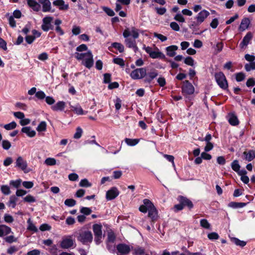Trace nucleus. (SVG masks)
I'll list each match as a JSON object with an SVG mask.
<instances>
[{"mask_svg": "<svg viewBox=\"0 0 255 255\" xmlns=\"http://www.w3.org/2000/svg\"><path fill=\"white\" fill-rule=\"evenodd\" d=\"M75 57L78 60H82V64L88 69L94 65L93 55L90 50L85 53L75 52Z\"/></svg>", "mask_w": 255, "mask_h": 255, "instance_id": "nucleus-1", "label": "nucleus"}, {"mask_svg": "<svg viewBox=\"0 0 255 255\" xmlns=\"http://www.w3.org/2000/svg\"><path fill=\"white\" fill-rule=\"evenodd\" d=\"M77 240L84 245H88L93 241V235L90 231H81L77 236Z\"/></svg>", "mask_w": 255, "mask_h": 255, "instance_id": "nucleus-2", "label": "nucleus"}, {"mask_svg": "<svg viewBox=\"0 0 255 255\" xmlns=\"http://www.w3.org/2000/svg\"><path fill=\"white\" fill-rule=\"evenodd\" d=\"M143 49L149 54L150 57L153 59L162 58L164 57V54L160 51L157 47L152 48L149 46H146L145 45L143 46Z\"/></svg>", "mask_w": 255, "mask_h": 255, "instance_id": "nucleus-3", "label": "nucleus"}, {"mask_svg": "<svg viewBox=\"0 0 255 255\" xmlns=\"http://www.w3.org/2000/svg\"><path fill=\"white\" fill-rule=\"evenodd\" d=\"M216 81L219 87L224 89H227L228 87L226 78L223 72H220L215 75Z\"/></svg>", "mask_w": 255, "mask_h": 255, "instance_id": "nucleus-4", "label": "nucleus"}, {"mask_svg": "<svg viewBox=\"0 0 255 255\" xmlns=\"http://www.w3.org/2000/svg\"><path fill=\"white\" fill-rule=\"evenodd\" d=\"M146 71L144 68H137L133 70L130 76L134 80L140 79L145 77Z\"/></svg>", "mask_w": 255, "mask_h": 255, "instance_id": "nucleus-5", "label": "nucleus"}, {"mask_svg": "<svg viewBox=\"0 0 255 255\" xmlns=\"http://www.w3.org/2000/svg\"><path fill=\"white\" fill-rule=\"evenodd\" d=\"M75 241L71 236L64 237L60 243V247L64 249L70 248L74 245Z\"/></svg>", "mask_w": 255, "mask_h": 255, "instance_id": "nucleus-6", "label": "nucleus"}, {"mask_svg": "<svg viewBox=\"0 0 255 255\" xmlns=\"http://www.w3.org/2000/svg\"><path fill=\"white\" fill-rule=\"evenodd\" d=\"M139 30L135 27H131L129 28L126 29L123 32V36L125 38H128L131 36L134 39L139 37Z\"/></svg>", "mask_w": 255, "mask_h": 255, "instance_id": "nucleus-7", "label": "nucleus"}, {"mask_svg": "<svg viewBox=\"0 0 255 255\" xmlns=\"http://www.w3.org/2000/svg\"><path fill=\"white\" fill-rule=\"evenodd\" d=\"M15 167L21 169L25 173H27L29 170L27 169V163L22 157L18 156L15 161Z\"/></svg>", "mask_w": 255, "mask_h": 255, "instance_id": "nucleus-8", "label": "nucleus"}, {"mask_svg": "<svg viewBox=\"0 0 255 255\" xmlns=\"http://www.w3.org/2000/svg\"><path fill=\"white\" fill-rule=\"evenodd\" d=\"M115 240V236L113 232H109L108 234L107 239V248L110 251H114L115 249V245L114 243Z\"/></svg>", "mask_w": 255, "mask_h": 255, "instance_id": "nucleus-9", "label": "nucleus"}, {"mask_svg": "<svg viewBox=\"0 0 255 255\" xmlns=\"http://www.w3.org/2000/svg\"><path fill=\"white\" fill-rule=\"evenodd\" d=\"M182 91L185 95H191L193 94L194 88L188 81H185L184 82Z\"/></svg>", "mask_w": 255, "mask_h": 255, "instance_id": "nucleus-10", "label": "nucleus"}, {"mask_svg": "<svg viewBox=\"0 0 255 255\" xmlns=\"http://www.w3.org/2000/svg\"><path fill=\"white\" fill-rule=\"evenodd\" d=\"M120 194V192L117 187H113L109 190L106 193V199L111 200L116 198Z\"/></svg>", "mask_w": 255, "mask_h": 255, "instance_id": "nucleus-11", "label": "nucleus"}, {"mask_svg": "<svg viewBox=\"0 0 255 255\" xmlns=\"http://www.w3.org/2000/svg\"><path fill=\"white\" fill-rule=\"evenodd\" d=\"M253 38V34L251 32H249L243 38L242 42L240 44V47L242 49H245L250 43Z\"/></svg>", "mask_w": 255, "mask_h": 255, "instance_id": "nucleus-12", "label": "nucleus"}, {"mask_svg": "<svg viewBox=\"0 0 255 255\" xmlns=\"http://www.w3.org/2000/svg\"><path fill=\"white\" fill-rule=\"evenodd\" d=\"M118 255H127L130 251V248L125 244H121L117 246Z\"/></svg>", "mask_w": 255, "mask_h": 255, "instance_id": "nucleus-13", "label": "nucleus"}, {"mask_svg": "<svg viewBox=\"0 0 255 255\" xmlns=\"http://www.w3.org/2000/svg\"><path fill=\"white\" fill-rule=\"evenodd\" d=\"M209 15L210 13L208 11L203 9L198 13L195 17V19L198 21V23L201 24Z\"/></svg>", "mask_w": 255, "mask_h": 255, "instance_id": "nucleus-14", "label": "nucleus"}, {"mask_svg": "<svg viewBox=\"0 0 255 255\" xmlns=\"http://www.w3.org/2000/svg\"><path fill=\"white\" fill-rule=\"evenodd\" d=\"M53 18L51 16H46L42 20V24L41 28L44 31H48L51 27V22Z\"/></svg>", "mask_w": 255, "mask_h": 255, "instance_id": "nucleus-15", "label": "nucleus"}, {"mask_svg": "<svg viewBox=\"0 0 255 255\" xmlns=\"http://www.w3.org/2000/svg\"><path fill=\"white\" fill-rule=\"evenodd\" d=\"M39 2L42 5V11L49 12L51 8V2L49 0H40Z\"/></svg>", "mask_w": 255, "mask_h": 255, "instance_id": "nucleus-16", "label": "nucleus"}, {"mask_svg": "<svg viewBox=\"0 0 255 255\" xmlns=\"http://www.w3.org/2000/svg\"><path fill=\"white\" fill-rule=\"evenodd\" d=\"M53 4L58 6L60 10H67L69 8V5L65 4L63 0H56L53 1Z\"/></svg>", "mask_w": 255, "mask_h": 255, "instance_id": "nucleus-17", "label": "nucleus"}, {"mask_svg": "<svg viewBox=\"0 0 255 255\" xmlns=\"http://www.w3.org/2000/svg\"><path fill=\"white\" fill-rule=\"evenodd\" d=\"M250 23L251 21L249 18H244L241 21L239 29L242 31H245L246 29L248 28Z\"/></svg>", "mask_w": 255, "mask_h": 255, "instance_id": "nucleus-18", "label": "nucleus"}, {"mask_svg": "<svg viewBox=\"0 0 255 255\" xmlns=\"http://www.w3.org/2000/svg\"><path fill=\"white\" fill-rule=\"evenodd\" d=\"M243 155L246 160L251 161L255 158V151L250 150L248 151H244Z\"/></svg>", "mask_w": 255, "mask_h": 255, "instance_id": "nucleus-19", "label": "nucleus"}, {"mask_svg": "<svg viewBox=\"0 0 255 255\" xmlns=\"http://www.w3.org/2000/svg\"><path fill=\"white\" fill-rule=\"evenodd\" d=\"M65 105L66 104L64 102L59 101L51 107V109L54 111H62L65 109Z\"/></svg>", "mask_w": 255, "mask_h": 255, "instance_id": "nucleus-20", "label": "nucleus"}, {"mask_svg": "<svg viewBox=\"0 0 255 255\" xmlns=\"http://www.w3.org/2000/svg\"><path fill=\"white\" fill-rule=\"evenodd\" d=\"M125 43L128 47L132 48L134 52H136L138 50V49L136 46L135 40L127 38L125 40Z\"/></svg>", "mask_w": 255, "mask_h": 255, "instance_id": "nucleus-21", "label": "nucleus"}, {"mask_svg": "<svg viewBox=\"0 0 255 255\" xmlns=\"http://www.w3.org/2000/svg\"><path fill=\"white\" fill-rule=\"evenodd\" d=\"M21 131L25 133L28 136L33 137L36 135V132L30 127H24L22 128Z\"/></svg>", "mask_w": 255, "mask_h": 255, "instance_id": "nucleus-22", "label": "nucleus"}, {"mask_svg": "<svg viewBox=\"0 0 255 255\" xmlns=\"http://www.w3.org/2000/svg\"><path fill=\"white\" fill-rule=\"evenodd\" d=\"M228 121L232 126H237L239 124V121L237 117L233 113L229 114L228 115Z\"/></svg>", "mask_w": 255, "mask_h": 255, "instance_id": "nucleus-23", "label": "nucleus"}, {"mask_svg": "<svg viewBox=\"0 0 255 255\" xmlns=\"http://www.w3.org/2000/svg\"><path fill=\"white\" fill-rule=\"evenodd\" d=\"M178 49L176 45H171L166 47L167 55L169 57H173L176 54V51Z\"/></svg>", "mask_w": 255, "mask_h": 255, "instance_id": "nucleus-24", "label": "nucleus"}, {"mask_svg": "<svg viewBox=\"0 0 255 255\" xmlns=\"http://www.w3.org/2000/svg\"><path fill=\"white\" fill-rule=\"evenodd\" d=\"M70 107L71 108L72 110L77 115H83L85 114V113L82 107L78 104L75 106L70 105Z\"/></svg>", "mask_w": 255, "mask_h": 255, "instance_id": "nucleus-25", "label": "nucleus"}, {"mask_svg": "<svg viewBox=\"0 0 255 255\" xmlns=\"http://www.w3.org/2000/svg\"><path fill=\"white\" fill-rule=\"evenodd\" d=\"M11 232V229L5 225H0V237L9 234Z\"/></svg>", "mask_w": 255, "mask_h": 255, "instance_id": "nucleus-26", "label": "nucleus"}, {"mask_svg": "<svg viewBox=\"0 0 255 255\" xmlns=\"http://www.w3.org/2000/svg\"><path fill=\"white\" fill-rule=\"evenodd\" d=\"M27 4L34 11H38L40 9V4L34 0H28Z\"/></svg>", "mask_w": 255, "mask_h": 255, "instance_id": "nucleus-27", "label": "nucleus"}, {"mask_svg": "<svg viewBox=\"0 0 255 255\" xmlns=\"http://www.w3.org/2000/svg\"><path fill=\"white\" fill-rule=\"evenodd\" d=\"M179 201V202L183 205V207L186 206L189 208H192L193 207V204L192 202L185 197H180Z\"/></svg>", "mask_w": 255, "mask_h": 255, "instance_id": "nucleus-28", "label": "nucleus"}, {"mask_svg": "<svg viewBox=\"0 0 255 255\" xmlns=\"http://www.w3.org/2000/svg\"><path fill=\"white\" fill-rule=\"evenodd\" d=\"M158 75V73L156 70H153L149 72L146 77L145 81L148 83L150 82Z\"/></svg>", "mask_w": 255, "mask_h": 255, "instance_id": "nucleus-29", "label": "nucleus"}, {"mask_svg": "<svg viewBox=\"0 0 255 255\" xmlns=\"http://www.w3.org/2000/svg\"><path fill=\"white\" fill-rule=\"evenodd\" d=\"M93 229L95 236H102L101 225L99 224H95L93 226Z\"/></svg>", "mask_w": 255, "mask_h": 255, "instance_id": "nucleus-30", "label": "nucleus"}, {"mask_svg": "<svg viewBox=\"0 0 255 255\" xmlns=\"http://www.w3.org/2000/svg\"><path fill=\"white\" fill-rule=\"evenodd\" d=\"M17 198L14 195H12L9 197V200L7 203V206L14 208L16 206V202Z\"/></svg>", "mask_w": 255, "mask_h": 255, "instance_id": "nucleus-31", "label": "nucleus"}, {"mask_svg": "<svg viewBox=\"0 0 255 255\" xmlns=\"http://www.w3.org/2000/svg\"><path fill=\"white\" fill-rule=\"evenodd\" d=\"M125 142L128 145V146H134L136 145L139 141V139H131L128 138H126L125 139Z\"/></svg>", "mask_w": 255, "mask_h": 255, "instance_id": "nucleus-32", "label": "nucleus"}, {"mask_svg": "<svg viewBox=\"0 0 255 255\" xmlns=\"http://www.w3.org/2000/svg\"><path fill=\"white\" fill-rule=\"evenodd\" d=\"M200 226L206 229H211V225L208 221L205 219H201L200 221Z\"/></svg>", "mask_w": 255, "mask_h": 255, "instance_id": "nucleus-33", "label": "nucleus"}, {"mask_svg": "<svg viewBox=\"0 0 255 255\" xmlns=\"http://www.w3.org/2000/svg\"><path fill=\"white\" fill-rule=\"evenodd\" d=\"M246 205L244 203H238L235 202H230L229 206L233 208H243Z\"/></svg>", "mask_w": 255, "mask_h": 255, "instance_id": "nucleus-34", "label": "nucleus"}, {"mask_svg": "<svg viewBox=\"0 0 255 255\" xmlns=\"http://www.w3.org/2000/svg\"><path fill=\"white\" fill-rule=\"evenodd\" d=\"M112 46L113 47L119 50L121 53L124 51V46L120 43L114 42L112 44Z\"/></svg>", "mask_w": 255, "mask_h": 255, "instance_id": "nucleus-35", "label": "nucleus"}, {"mask_svg": "<svg viewBox=\"0 0 255 255\" xmlns=\"http://www.w3.org/2000/svg\"><path fill=\"white\" fill-rule=\"evenodd\" d=\"M27 224H28V227H27V230L29 231H33L34 232H37L38 230L36 226L32 223V221H31L30 219H29L27 220Z\"/></svg>", "mask_w": 255, "mask_h": 255, "instance_id": "nucleus-36", "label": "nucleus"}, {"mask_svg": "<svg viewBox=\"0 0 255 255\" xmlns=\"http://www.w3.org/2000/svg\"><path fill=\"white\" fill-rule=\"evenodd\" d=\"M148 216L151 218L152 220H154L156 218L157 216V211L154 207L151 208L148 210Z\"/></svg>", "mask_w": 255, "mask_h": 255, "instance_id": "nucleus-37", "label": "nucleus"}, {"mask_svg": "<svg viewBox=\"0 0 255 255\" xmlns=\"http://www.w3.org/2000/svg\"><path fill=\"white\" fill-rule=\"evenodd\" d=\"M46 123L44 121L41 122L40 124L38 125L36 128V130L39 131H44L46 129Z\"/></svg>", "mask_w": 255, "mask_h": 255, "instance_id": "nucleus-38", "label": "nucleus"}, {"mask_svg": "<svg viewBox=\"0 0 255 255\" xmlns=\"http://www.w3.org/2000/svg\"><path fill=\"white\" fill-rule=\"evenodd\" d=\"M17 124L15 122H12L3 126V128L7 130H11L16 127Z\"/></svg>", "mask_w": 255, "mask_h": 255, "instance_id": "nucleus-39", "label": "nucleus"}, {"mask_svg": "<svg viewBox=\"0 0 255 255\" xmlns=\"http://www.w3.org/2000/svg\"><path fill=\"white\" fill-rule=\"evenodd\" d=\"M231 167L236 172H238L240 169V165L237 160H234L231 164Z\"/></svg>", "mask_w": 255, "mask_h": 255, "instance_id": "nucleus-40", "label": "nucleus"}, {"mask_svg": "<svg viewBox=\"0 0 255 255\" xmlns=\"http://www.w3.org/2000/svg\"><path fill=\"white\" fill-rule=\"evenodd\" d=\"M245 68L247 71L255 70V62L247 63L245 65Z\"/></svg>", "mask_w": 255, "mask_h": 255, "instance_id": "nucleus-41", "label": "nucleus"}, {"mask_svg": "<svg viewBox=\"0 0 255 255\" xmlns=\"http://www.w3.org/2000/svg\"><path fill=\"white\" fill-rule=\"evenodd\" d=\"M1 192L6 195L10 194V190L9 187L7 185H2L0 187Z\"/></svg>", "mask_w": 255, "mask_h": 255, "instance_id": "nucleus-42", "label": "nucleus"}, {"mask_svg": "<svg viewBox=\"0 0 255 255\" xmlns=\"http://www.w3.org/2000/svg\"><path fill=\"white\" fill-rule=\"evenodd\" d=\"M143 202V204L144 205V206H145V207L148 210L154 207L153 204L151 203V202L147 199H144Z\"/></svg>", "mask_w": 255, "mask_h": 255, "instance_id": "nucleus-43", "label": "nucleus"}, {"mask_svg": "<svg viewBox=\"0 0 255 255\" xmlns=\"http://www.w3.org/2000/svg\"><path fill=\"white\" fill-rule=\"evenodd\" d=\"M79 186L81 187H89L92 186V184L87 179H84L81 180L79 183Z\"/></svg>", "mask_w": 255, "mask_h": 255, "instance_id": "nucleus-44", "label": "nucleus"}, {"mask_svg": "<svg viewBox=\"0 0 255 255\" xmlns=\"http://www.w3.org/2000/svg\"><path fill=\"white\" fill-rule=\"evenodd\" d=\"M234 243H235L237 246H239L242 247H243L246 246V242L243 241H241L237 238H234L232 240Z\"/></svg>", "mask_w": 255, "mask_h": 255, "instance_id": "nucleus-45", "label": "nucleus"}, {"mask_svg": "<svg viewBox=\"0 0 255 255\" xmlns=\"http://www.w3.org/2000/svg\"><path fill=\"white\" fill-rule=\"evenodd\" d=\"M83 133V130L80 127H78L76 128V132L75 133L74 135V138L75 139H79L80 138L82 134Z\"/></svg>", "mask_w": 255, "mask_h": 255, "instance_id": "nucleus-46", "label": "nucleus"}, {"mask_svg": "<svg viewBox=\"0 0 255 255\" xmlns=\"http://www.w3.org/2000/svg\"><path fill=\"white\" fill-rule=\"evenodd\" d=\"M45 163L47 165L52 166L56 164V161L53 158L49 157L45 159Z\"/></svg>", "mask_w": 255, "mask_h": 255, "instance_id": "nucleus-47", "label": "nucleus"}, {"mask_svg": "<svg viewBox=\"0 0 255 255\" xmlns=\"http://www.w3.org/2000/svg\"><path fill=\"white\" fill-rule=\"evenodd\" d=\"M64 204L68 207H73L76 204V201L73 199H68L65 201Z\"/></svg>", "mask_w": 255, "mask_h": 255, "instance_id": "nucleus-48", "label": "nucleus"}, {"mask_svg": "<svg viewBox=\"0 0 255 255\" xmlns=\"http://www.w3.org/2000/svg\"><path fill=\"white\" fill-rule=\"evenodd\" d=\"M184 63L189 66H193L194 64V60L191 57H187L184 59Z\"/></svg>", "mask_w": 255, "mask_h": 255, "instance_id": "nucleus-49", "label": "nucleus"}, {"mask_svg": "<svg viewBox=\"0 0 255 255\" xmlns=\"http://www.w3.org/2000/svg\"><path fill=\"white\" fill-rule=\"evenodd\" d=\"M21 183V179H18L16 180H11L9 182L10 185L13 186L15 188H18Z\"/></svg>", "mask_w": 255, "mask_h": 255, "instance_id": "nucleus-50", "label": "nucleus"}, {"mask_svg": "<svg viewBox=\"0 0 255 255\" xmlns=\"http://www.w3.org/2000/svg\"><path fill=\"white\" fill-rule=\"evenodd\" d=\"M72 32L73 35H78L81 32V27L79 26H73L72 29Z\"/></svg>", "mask_w": 255, "mask_h": 255, "instance_id": "nucleus-51", "label": "nucleus"}, {"mask_svg": "<svg viewBox=\"0 0 255 255\" xmlns=\"http://www.w3.org/2000/svg\"><path fill=\"white\" fill-rule=\"evenodd\" d=\"M2 146L3 149L8 150L11 147V143L7 140H3L2 141Z\"/></svg>", "mask_w": 255, "mask_h": 255, "instance_id": "nucleus-52", "label": "nucleus"}, {"mask_svg": "<svg viewBox=\"0 0 255 255\" xmlns=\"http://www.w3.org/2000/svg\"><path fill=\"white\" fill-rule=\"evenodd\" d=\"M113 61L115 63L120 65L121 66H124L125 65V61L122 58H116L113 59Z\"/></svg>", "mask_w": 255, "mask_h": 255, "instance_id": "nucleus-53", "label": "nucleus"}, {"mask_svg": "<svg viewBox=\"0 0 255 255\" xmlns=\"http://www.w3.org/2000/svg\"><path fill=\"white\" fill-rule=\"evenodd\" d=\"M103 9L108 15L110 16H113L115 15V12L113 10L109 7H104Z\"/></svg>", "mask_w": 255, "mask_h": 255, "instance_id": "nucleus-54", "label": "nucleus"}, {"mask_svg": "<svg viewBox=\"0 0 255 255\" xmlns=\"http://www.w3.org/2000/svg\"><path fill=\"white\" fill-rule=\"evenodd\" d=\"M35 96L37 99L39 100H42L45 98L46 95L44 92L42 91H39L36 93Z\"/></svg>", "mask_w": 255, "mask_h": 255, "instance_id": "nucleus-55", "label": "nucleus"}, {"mask_svg": "<svg viewBox=\"0 0 255 255\" xmlns=\"http://www.w3.org/2000/svg\"><path fill=\"white\" fill-rule=\"evenodd\" d=\"M208 238L211 240H217L219 239V236L218 234L215 232H212L208 235Z\"/></svg>", "mask_w": 255, "mask_h": 255, "instance_id": "nucleus-56", "label": "nucleus"}, {"mask_svg": "<svg viewBox=\"0 0 255 255\" xmlns=\"http://www.w3.org/2000/svg\"><path fill=\"white\" fill-rule=\"evenodd\" d=\"M174 19L180 22H184L185 18L181 13H178L174 16Z\"/></svg>", "mask_w": 255, "mask_h": 255, "instance_id": "nucleus-57", "label": "nucleus"}, {"mask_svg": "<svg viewBox=\"0 0 255 255\" xmlns=\"http://www.w3.org/2000/svg\"><path fill=\"white\" fill-rule=\"evenodd\" d=\"M87 50H88V47L86 45H85L84 44H82L78 46L76 48V50L78 52H83V51H88Z\"/></svg>", "mask_w": 255, "mask_h": 255, "instance_id": "nucleus-58", "label": "nucleus"}, {"mask_svg": "<svg viewBox=\"0 0 255 255\" xmlns=\"http://www.w3.org/2000/svg\"><path fill=\"white\" fill-rule=\"evenodd\" d=\"M33 183L32 181H24L22 185L26 189H30L33 186Z\"/></svg>", "mask_w": 255, "mask_h": 255, "instance_id": "nucleus-59", "label": "nucleus"}, {"mask_svg": "<svg viewBox=\"0 0 255 255\" xmlns=\"http://www.w3.org/2000/svg\"><path fill=\"white\" fill-rule=\"evenodd\" d=\"M80 211L82 213L88 215L91 214L92 210L90 208L87 207H82L81 208Z\"/></svg>", "mask_w": 255, "mask_h": 255, "instance_id": "nucleus-60", "label": "nucleus"}, {"mask_svg": "<svg viewBox=\"0 0 255 255\" xmlns=\"http://www.w3.org/2000/svg\"><path fill=\"white\" fill-rule=\"evenodd\" d=\"M245 59L250 62H254L255 60V56L253 55L247 54L245 55Z\"/></svg>", "mask_w": 255, "mask_h": 255, "instance_id": "nucleus-61", "label": "nucleus"}, {"mask_svg": "<svg viewBox=\"0 0 255 255\" xmlns=\"http://www.w3.org/2000/svg\"><path fill=\"white\" fill-rule=\"evenodd\" d=\"M170 27L176 31H178L180 30L179 25L175 22H172L170 24Z\"/></svg>", "mask_w": 255, "mask_h": 255, "instance_id": "nucleus-62", "label": "nucleus"}, {"mask_svg": "<svg viewBox=\"0 0 255 255\" xmlns=\"http://www.w3.org/2000/svg\"><path fill=\"white\" fill-rule=\"evenodd\" d=\"M245 77V76L244 74L241 72V73H238L236 74V79L238 82H241L244 80Z\"/></svg>", "mask_w": 255, "mask_h": 255, "instance_id": "nucleus-63", "label": "nucleus"}, {"mask_svg": "<svg viewBox=\"0 0 255 255\" xmlns=\"http://www.w3.org/2000/svg\"><path fill=\"white\" fill-rule=\"evenodd\" d=\"M144 254V250L141 248H136L134 249L135 255H141Z\"/></svg>", "mask_w": 255, "mask_h": 255, "instance_id": "nucleus-64", "label": "nucleus"}]
</instances>
